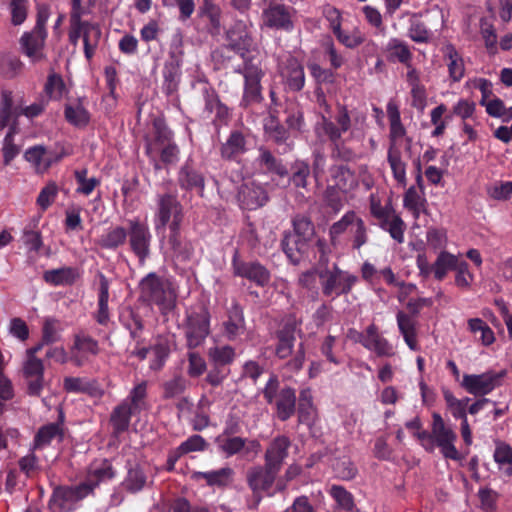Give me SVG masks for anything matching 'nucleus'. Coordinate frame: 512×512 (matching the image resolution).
Instances as JSON below:
<instances>
[{
    "label": "nucleus",
    "mask_w": 512,
    "mask_h": 512,
    "mask_svg": "<svg viewBox=\"0 0 512 512\" xmlns=\"http://www.w3.org/2000/svg\"><path fill=\"white\" fill-rule=\"evenodd\" d=\"M450 271L455 272V285L461 289L470 287L474 280L473 274L468 269V264L457 256L450 254Z\"/></svg>",
    "instance_id": "5fc2aeb1"
},
{
    "label": "nucleus",
    "mask_w": 512,
    "mask_h": 512,
    "mask_svg": "<svg viewBox=\"0 0 512 512\" xmlns=\"http://www.w3.org/2000/svg\"><path fill=\"white\" fill-rule=\"evenodd\" d=\"M266 403L273 406L274 416L281 422L288 421L296 412V391L290 386L280 387L279 379L272 374L262 390Z\"/></svg>",
    "instance_id": "423d86ee"
},
{
    "label": "nucleus",
    "mask_w": 512,
    "mask_h": 512,
    "mask_svg": "<svg viewBox=\"0 0 512 512\" xmlns=\"http://www.w3.org/2000/svg\"><path fill=\"white\" fill-rule=\"evenodd\" d=\"M119 321L121 325L129 331L130 338L139 344L145 328L144 319L140 313L128 307L120 314Z\"/></svg>",
    "instance_id": "c03bdc74"
},
{
    "label": "nucleus",
    "mask_w": 512,
    "mask_h": 512,
    "mask_svg": "<svg viewBox=\"0 0 512 512\" xmlns=\"http://www.w3.org/2000/svg\"><path fill=\"white\" fill-rule=\"evenodd\" d=\"M19 133V123L17 121L12 122L8 132L3 139L2 155L3 164L8 166L11 162L20 154L21 146L17 145L14 141L15 135Z\"/></svg>",
    "instance_id": "3c124183"
},
{
    "label": "nucleus",
    "mask_w": 512,
    "mask_h": 512,
    "mask_svg": "<svg viewBox=\"0 0 512 512\" xmlns=\"http://www.w3.org/2000/svg\"><path fill=\"white\" fill-rule=\"evenodd\" d=\"M416 266L423 278L433 275L436 280H442L448 273V251H441L433 264H430L424 253L416 257Z\"/></svg>",
    "instance_id": "c756f323"
},
{
    "label": "nucleus",
    "mask_w": 512,
    "mask_h": 512,
    "mask_svg": "<svg viewBox=\"0 0 512 512\" xmlns=\"http://www.w3.org/2000/svg\"><path fill=\"white\" fill-rule=\"evenodd\" d=\"M205 182L204 172L191 158H188L177 172V184L184 191L196 192L202 197Z\"/></svg>",
    "instance_id": "aec40b11"
},
{
    "label": "nucleus",
    "mask_w": 512,
    "mask_h": 512,
    "mask_svg": "<svg viewBox=\"0 0 512 512\" xmlns=\"http://www.w3.org/2000/svg\"><path fill=\"white\" fill-rule=\"evenodd\" d=\"M234 470L230 467H223L211 471H194L191 479L194 481L204 480L206 485L212 488L224 489L233 481Z\"/></svg>",
    "instance_id": "f704fd0d"
},
{
    "label": "nucleus",
    "mask_w": 512,
    "mask_h": 512,
    "mask_svg": "<svg viewBox=\"0 0 512 512\" xmlns=\"http://www.w3.org/2000/svg\"><path fill=\"white\" fill-rule=\"evenodd\" d=\"M64 116L67 122L75 127H85L90 121V113L81 104L66 105Z\"/></svg>",
    "instance_id": "338daca9"
},
{
    "label": "nucleus",
    "mask_w": 512,
    "mask_h": 512,
    "mask_svg": "<svg viewBox=\"0 0 512 512\" xmlns=\"http://www.w3.org/2000/svg\"><path fill=\"white\" fill-rule=\"evenodd\" d=\"M333 184L342 193H348L358 186V180L353 171L346 165H333L330 170Z\"/></svg>",
    "instance_id": "ea45409f"
},
{
    "label": "nucleus",
    "mask_w": 512,
    "mask_h": 512,
    "mask_svg": "<svg viewBox=\"0 0 512 512\" xmlns=\"http://www.w3.org/2000/svg\"><path fill=\"white\" fill-rule=\"evenodd\" d=\"M278 473V471L265 464L263 466L252 467L248 470L246 480L249 488L252 490L255 506L262 500V493H266L269 496L272 495L269 491Z\"/></svg>",
    "instance_id": "6ab92c4d"
},
{
    "label": "nucleus",
    "mask_w": 512,
    "mask_h": 512,
    "mask_svg": "<svg viewBox=\"0 0 512 512\" xmlns=\"http://www.w3.org/2000/svg\"><path fill=\"white\" fill-rule=\"evenodd\" d=\"M91 494V488L82 482L76 485H57L53 488L48 506L53 512H73Z\"/></svg>",
    "instance_id": "9b49d317"
},
{
    "label": "nucleus",
    "mask_w": 512,
    "mask_h": 512,
    "mask_svg": "<svg viewBox=\"0 0 512 512\" xmlns=\"http://www.w3.org/2000/svg\"><path fill=\"white\" fill-rule=\"evenodd\" d=\"M79 273L76 268L64 266L58 269L46 270L43 273V280L52 286H70L73 285Z\"/></svg>",
    "instance_id": "de8ad7c7"
},
{
    "label": "nucleus",
    "mask_w": 512,
    "mask_h": 512,
    "mask_svg": "<svg viewBox=\"0 0 512 512\" xmlns=\"http://www.w3.org/2000/svg\"><path fill=\"white\" fill-rule=\"evenodd\" d=\"M295 9L283 3L271 2L262 11L263 25L267 28L290 33L294 30Z\"/></svg>",
    "instance_id": "a211bd4d"
},
{
    "label": "nucleus",
    "mask_w": 512,
    "mask_h": 512,
    "mask_svg": "<svg viewBox=\"0 0 512 512\" xmlns=\"http://www.w3.org/2000/svg\"><path fill=\"white\" fill-rule=\"evenodd\" d=\"M263 129L267 141L272 142L277 147L278 153L286 154L292 151L294 142L290 132L275 115L270 114L264 119Z\"/></svg>",
    "instance_id": "412c9836"
},
{
    "label": "nucleus",
    "mask_w": 512,
    "mask_h": 512,
    "mask_svg": "<svg viewBox=\"0 0 512 512\" xmlns=\"http://www.w3.org/2000/svg\"><path fill=\"white\" fill-rule=\"evenodd\" d=\"M231 266L234 276L245 278L258 287H265L271 280V273L263 264L257 260H241L238 250L233 254Z\"/></svg>",
    "instance_id": "f3484780"
},
{
    "label": "nucleus",
    "mask_w": 512,
    "mask_h": 512,
    "mask_svg": "<svg viewBox=\"0 0 512 512\" xmlns=\"http://www.w3.org/2000/svg\"><path fill=\"white\" fill-rule=\"evenodd\" d=\"M138 300L148 306H157L161 314L169 313L175 305L172 283L155 272L148 273L139 284Z\"/></svg>",
    "instance_id": "20e7f679"
},
{
    "label": "nucleus",
    "mask_w": 512,
    "mask_h": 512,
    "mask_svg": "<svg viewBox=\"0 0 512 512\" xmlns=\"http://www.w3.org/2000/svg\"><path fill=\"white\" fill-rule=\"evenodd\" d=\"M249 151V133L244 130H231L225 142L221 143L219 152L224 160L239 162Z\"/></svg>",
    "instance_id": "5701e85b"
},
{
    "label": "nucleus",
    "mask_w": 512,
    "mask_h": 512,
    "mask_svg": "<svg viewBox=\"0 0 512 512\" xmlns=\"http://www.w3.org/2000/svg\"><path fill=\"white\" fill-rule=\"evenodd\" d=\"M150 350L153 354L149 363L150 370L155 372L161 371L171 354V340L169 336H157Z\"/></svg>",
    "instance_id": "37998d69"
},
{
    "label": "nucleus",
    "mask_w": 512,
    "mask_h": 512,
    "mask_svg": "<svg viewBox=\"0 0 512 512\" xmlns=\"http://www.w3.org/2000/svg\"><path fill=\"white\" fill-rule=\"evenodd\" d=\"M365 120V115L350 110L347 105L337 103L332 117L322 116L315 126V134L322 141H328L331 146V157L343 161H352L356 151L351 142L356 138L355 126Z\"/></svg>",
    "instance_id": "f257e3e1"
},
{
    "label": "nucleus",
    "mask_w": 512,
    "mask_h": 512,
    "mask_svg": "<svg viewBox=\"0 0 512 512\" xmlns=\"http://www.w3.org/2000/svg\"><path fill=\"white\" fill-rule=\"evenodd\" d=\"M64 420V413L60 410L56 422L41 426L34 436L33 450H40L49 446L54 439L62 442L64 439Z\"/></svg>",
    "instance_id": "c85d7f7f"
},
{
    "label": "nucleus",
    "mask_w": 512,
    "mask_h": 512,
    "mask_svg": "<svg viewBox=\"0 0 512 512\" xmlns=\"http://www.w3.org/2000/svg\"><path fill=\"white\" fill-rule=\"evenodd\" d=\"M468 328L471 333L475 335L480 334L478 339L484 346H490L495 342L494 332L482 319H469Z\"/></svg>",
    "instance_id": "774afa93"
},
{
    "label": "nucleus",
    "mask_w": 512,
    "mask_h": 512,
    "mask_svg": "<svg viewBox=\"0 0 512 512\" xmlns=\"http://www.w3.org/2000/svg\"><path fill=\"white\" fill-rule=\"evenodd\" d=\"M387 59L390 62H399L407 68H411L412 52L404 41L398 38H391L385 48Z\"/></svg>",
    "instance_id": "49530a36"
},
{
    "label": "nucleus",
    "mask_w": 512,
    "mask_h": 512,
    "mask_svg": "<svg viewBox=\"0 0 512 512\" xmlns=\"http://www.w3.org/2000/svg\"><path fill=\"white\" fill-rule=\"evenodd\" d=\"M38 223L39 217L33 218L24 228L22 234L23 243L30 251L34 252H39L43 245L41 232L37 229Z\"/></svg>",
    "instance_id": "680f3d73"
},
{
    "label": "nucleus",
    "mask_w": 512,
    "mask_h": 512,
    "mask_svg": "<svg viewBox=\"0 0 512 512\" xmlns=\"http://www.w3.org/2000/svg\"><path fill=\"white\" fill-rule=\"evenodd\" d=\"M432 303L431 298H410L406 304V308L411 315H408L403 311H399L396 315L399 331L407 346L413 351H417L419 349L416 323L413 316H417L424 307H430Z\"/></svg>",
    "instance_id": "f8f14e48"
},
{
    "label": "nucleus",
    "mask_w": 512,
    "mask_h": 512,
    "mask_svg": "<svg viewBox=\"0 0 512 512\" xmlns=\"http://www.w3.org/2000/svg\"><path fill=\"white\" fill-rule=\"evenodd\" d=\"M379 227L388 232L393 240L402 244L404 242V232L406 224L402 218L393 210L386 218L378 222Z\"/></svg>",
    "instance_id": "8fccbe9b"
},
{
    "label": "nucleus",
    "mask_w": 512,
    "mask_h": 512,
    "mask_svg": "<svg viewBox=\"0 0 512 512\" xmlns=\"http://www.w3.org/2000/svg\"><path fill=\"white\" fill-rule=\"evenodd\" d=\"M128 231L122 226L107 229L97 240V244L107 250H116L127 241Z\"/></svg>",
    "instance_id": "09e8293b"
},
{
    "label": "nucleus",
    "mask_w": 512,
    "mask_h": 512,
    "mask_svg": "<svg viewBox=\"0 0 512 512\" xmlns=\"http://www.w3.org/2000/svg\"><path fill=\"white\" fill-rule=\"evenodd\" d=\"M387 161L392 170L394 179L400 185L405 186L407 183L406 163L402 161V154L399 146L395 144L389 146L387 153Z\"/></svg>",
    "instance_id": "603ef678"
},
{
    "label": "nucleus",
    "mask_w": 512,
    "mask_h": 512,
    "mask_svg": "<svg viewBox=\"0 0 512 512\" xmlns=\"http://www.w3.org/2000/svg\"><path fill=\"white\" fill-rule=\"evenodd\" d=\"M281 75L289 91L299 92L305 86V72L302 63L289 55L280 66Z\"/></svg>",
    "instance_id": "a878e982"
},
{
    "label": "nucleus",
    "mask_w": 512,
    "mask_h": 512,
    "mask_svg": "<svg viewBox=\"0 0 512 512\" xmlns=\"http://www.w3.org/2000/svg\"><path fill=\"white\" fill-rule=\"evenodd\" d=\"M167 243L175 261L187 263L192 260L195 251L194 246L190 240L182 237L181 228L169 231Z\"/></svg>",
    "instance_id": "2f4dec72"
},
{
    "label": "nucleus",
    "mask_w": 512,
    "mask_h": 512,
    "mask_svg": "<svg viewBox=\"0 0 512 512\" xmlns=\"http://www.w3.org/2000/svg\"><path fill=\"white\" fill-rule=\"evenodd\" d=\"M310 244L297 235L285 233L281 240V247L289 261L296 265L308 253Z\"/></svg>",
    "instance_id": "58836bf2"
},
{
    "label": "nucleus",
    "mask_w": 512,
    "mask_h": 512,
    "mask_svg": "<svg viewBox=\"0 0 512 512\" xmlns=\"http://www.w3.org/2000/svg\"><path fill=\"white\" fill-rule=\"evenodd\" d=\"M211 315L208 308L202 304L192 306L185 311L180 328L183 331L188 350L201 347L211 333Z\"/></svg>",
    "instance_id": "39448f33"
},
{
    "label": "nucleus",
    "mask_w": 512,
    "mask_h": 512,
    "mask_svg": "<svg viewBox=\"0 0 512 512\" xmlns=\"http://www.w3.org/2000/svg\"><path fill=\"white\" fill-rule=\"evenodd\" d=\"M220 8L212 3L210 0H204L202 6L199 9L198 17L201 22L204 23L203 29L211 34L217 35L220 32Z\"/></svg>",
    "instance_id": "a19ab883"
},
{
    "label": "nucleus",
    "mask_w": 512,
    "mask_h": 512,
    "mask_svg": "<svg viewBox=\"0 0 512 512\" xmlns=\"http://www.w3.org/2000/svg\"><path fill=\"white\" fill-rule=\"evenodd\" d=\"M237 200L242 209L252 211L263 207L269 201V196L262 184L247 181L239 187Z\"/></svg>",
    "instance_id": "4be33fe9"
},
{
    "label": "nucleus",
    "mask_w": 512,
    "mask_h": 512,
    "mask_svg": "<svg viewBox=\"0 0 512 512\" xmlns=\"http://www.w3.org/2000/svg\"><path fill=\"white\" fill-rule=\"evenodd\" d=\"M29 395L39 396L43 389L44 364L39 358H27L23 366Z\"/></svg>",
    "instance_id": "72a5a7b5"
},
{
    "label": "nucleus",
    "mask_w": 512,
    "mask_h": 512,
    "mask_svg": "<svg viewBox=\"0 0 512 512\" xmlns=\"http://www.w3.org/2000/svg\"><path fill=\"white\" fill-rule=\"evenodd\" d=\"M255 163L266 174H275L280 177L288 175V170L282 160L277 158L266 146L258 148Z\"/></svg>",
    "instance_id": "e433bc0d"
},
{
    "label": "nucleus",
    "mask_w": 512,
    "mask_h": 512,
    "mask_svg": "<svg viewBox=\"0 0 512 512\" xmlns=\"http://www.w3.org/2000/svg\"><path fill=\"white\" fill-rule=\"evenodd\" d=\"M116 470L108 459H101L90 464L86 478L83 481L85 485L91 488V494H95V489L101 483L107 482L115 478Z\"/></svg>",
    "instance_id": "cd10ccee"
},
{
    "label": "nucleus",
    "mask_w": 512,
    "mask_h": 512,
    "mask_svg": "<svg viewBox=\"0 0 512 512\" xmlns=\"http://www.w3.org/2000/svg\"><path fill=\"white\" fill-rule=\"evenodd\" d=\"M162 74V90L167 96H170L178 90L180 79L179 65L173 61L166 62L163 67Z\"/></svg>",
    "instance_id": "13d9d810"
},
{
    "label": "nucleus",
    "mask_w": 512,
    "mask_h": 512,
    "mask_svg": "<svg viewBox=\"0 0 512 512\" xmlns=\"http://www.w3.org/2000/svg\"><path fill=\"white\" fill-rule=\"evenodd\" d=\"M357 213L353 210L347 211L340 220L334 222L329 228V239L333 247L341 243L342 236L346 231H350L351 226L356 220Z\"/></svg>",
    "instance_id": "864d4df0"
},
{
    "label": "nucleus",
    "mask_w": 512,
    "mask_h": 512,
    "mask_svg": "<svg viewBox=\"0 0 512 512\" xmlns=\"http://www.w3.org/2000/svg\"><path fill=\"white\" fill-rule=\"evenodd\" d=\"M506 370H489L482 374H466L463 376L461 386L470 394L484 396L502 384Z\"/></svg>",
    "instance_id": "dca6fc26"
},
{
    "label": "nucleus",
    "mask_w": 512,
    "mask_h": 512,
    "mask_svg": "<svg viewBox=\"0 0 512 512\" xmlns=\"http://www.w3.org/2000/svg\"><path fill=\"white\" fill-rule=\"evenodd\" d=\"M47 33L38 32L33 29L31 32H25L21 39L23 53L28 56L32 62H38L44 58L43 48Z\"/></svg>",
    "instance_id": "c9c22d12"
},
{
    "label": "nucleus",
    "mask_w": 512,
    "mask_h": 512,
    "mask_svg": "<svg viewBox=\"0 0 512 512\" xmlns=\"http://www.w3.org/2000/svg\"><path fill=\"white\" fill-rule=\"evenodd\" d=\"M298 422L307 426L314 424L316 409L313 404V396L310 388H304L299 393L298 405L296 404Z\"/></svg>",
    "instance_id": "a18cd8bd"
},
{
    "label": "nucleus",
    "mask_w": 512,
    "mask_h": 512,
    "mask_svg": "<svg viewBox=\"0 0 512 512\" xmlns=\"http://www.w3.org/2000/svg\"><path fill=\"white\" fill-rule=\"evenodd\" d=\"M86 13L87 11L82 6L81 0H71L69 23H73V25L78 24L80 26H87L88 31L85 35V58L90 61L97 50L102 36V31L98 23L82 20V16Z\"/></svg>",
    "instance_id": "4468645a"
},
{
    "label": "nucleus",
    "mask_w": 512,
    "mask_h": 512,
    "mask_svg": "<svg viewBox=\"0 0 512 512\" xmlns=\"http://www.w3.org/2000/svg\"><path fill=\"white\" fill-rule=\"evenodd\" d=\"M406 427L414 431V436L427 451L432 452L439 448L443 457L448 459V428L440 414L433 413L431 431L421 430V422L418 418L407 422Z\"/></svg>",
    "instance_id": "0eeeda50"
},
{
    "label": "nucleus",
    "mask_w": 512,
    "mask_h": 512,
    "mask_svg": "<svg viewBox=\"0 0 512 512\" xmlns=\"http://www.w3.org/2000/svg\"><path fill=\"white\" fill-rule=\"evenodd\" d=\"M316 244L320 252L316 271L323 295L335 299L340 295L350 293L357 278L342 271L337 264H333L332 268H329L327 265L328 258L324 252L326 246L325 240L318 239Z\"/></svg>",
    "instance_id": "7ed1b4c3"
},
{
    "label": "nucleus",
    "mask_w": 512,
    "mask_h": 512,
    "mask_svg": "<svg viewBox=\"0 0 512 512\" xmlns=\"http://www.w3.org/2000/svg\"><path fill=\"white\" fill-rule=\"evenodd\" d=\"M290 439L285 435L275 437L267 446L264 454V464L280 472L285 459L288 457Z\"/></svg>",
    "instance_id": "bb28decb"
},
{
    "label": "nucleus",
    "mask_w": 512,
    "mask_h": 512,
    "mask_svg": "<svg viewBox=\"0 0 512 512\" xmlns=\"http://www.w3.org/2000/svg\"><path fill=\"white\" fill-rule=\"evenodd\" d=\"M301 322H297L294 316H289L284 323L274 332L272 338L275 340L274 355L279 360H287L285 368L293 373L299 372L304 365L306 350L303 342L296 344V332ZM299 332L301 330L299 329Z\"/></svg>",
    "instance_id": "f03ea898"
},
{
    "label": "nucleus",
    "mask_w": 512,
    "mask_h": 512,
    "mask_svg": "<svg viewBox=\"0 0 512 512\" xmlns=\"http://www.w3.org/2000/svg\"><path fill=\"white\" fill-rule=\"evenodd\" d=\"M251 26L248 21L236 20L226 31L227 43L218 49L215 54L230 60L231 57L226 56V52L232 51L242 58V65H246L248 60L255 61L253 56H249L253 46Z\"/></svg>",
    "instance_id": "6e6552de"
},
{
    "label": "nucleus",
    "mask_w": 512,
    "mask_h": 512,
    "mask_svg": "<svg viewBox=\"0 0 512 512\" xmlns=\"http://www.w3.org/2000/svg\"><path fill=\"white\" fill-rule=\"evenodd\" d=\"M63 154L48 150L43 145L29 147L24 152V159L31 163L39 172L47 171L54 163L59 162Z\"/></svg>",
    "instance_id": "7c9ffc66"
},
{
    "label": "nucleus",
    "mask_w": 512,
    "mask_h": 512,
    "mask_svg": "<svg viewBox=\"0 0 512 512\" xmlns=\"http://www.w3.org/2000/svg\"><path fill=\"white\" fill-rule=\"evenodd\" d=\"M234 72L242 75L244 78L240 107L248 109L260 104L264 100L261 80L265 76L261 62L248 60L246 65H238Z\"/></svg>",
    "instance_id": "1a4fd4ad"
},
{
    "label": "nucleus",
    "mask_w": 512,
    "mask_h": 512,
    "mask_svg": "<svg viewBox=\"0 0 512 512\" xmlns=\"http://www.w3.org/2000/svg\"><path fill=\"white\" fill-rule=\"evenodd\" d=\"M63 388L67 393H84L92 397H100L103 390L95 380H88L82 377H65Z\"/></svg>",
    "instance_id": "79ce46f5"
},
{
    "label": "nucleus",
    "mask_w": 512,
    "mask_h": 512,
    "mask_svg": "<svg viewBox=\"0 0 512 512\" xmlns=\"http://www.w3.org/2000/svg\"><path fill=\"white\" fill-rule=\"evenodd\" d=\"M426 199L420 194L415 186L407 189L403 198V206L417 219L425 211Z\"/></svg>",
    "instance_id": "bf43d9fd"
},
{
    "label": "nucleus",
    "mask_w": 512,
    "mask_h": 512,
    "mask_svg": "<svg viewBox=\"0 0 512 512\" xmlns=\"http://www.w3.org/2000/svg\"><path fill=\"white\" fill-rule=\"evenodd\" d=\"M246 439L234 436V437H223L218 436L216 438V443L218 444L219 450L225 454V456L232 457L238 453H240L242 450L245 449Z\"/></svg>",
    "instance_id": "0e129e2a"
},
{
    "label": "nucleus",
    "mask_w": 512,
    "mask_h": 512,
    "mask_svg": "<svg viewBox=\"0 0 512 512\" xmlns=\"http://www.w3.org/2000/svg\"><path fill=\"white\" fill-rule=\"evenodd\" d=\"M494 460L506 475L512 474V448L505 442H497Z\"/></svg>",
    "instance_id": "69168bd1"
},
{
    "label": "nucleus",
    "mask_w": 512,
    "mask_h": 512,
    "mask_svg": "<svg viewBox=\"0 0 512 512\" xmlns=\"http://www.w3.org/2000/svg\"><path fill=\"white\" fill-rule=\"evenodd\" d=\"M127 467L128 472L123 485L128 492L137 493L145 487L147 476L138 463L131 464L128 462Z\"/></svg>",
    "instance_id": "6e6d98bb"
},
{
    "label": "nucleus",
    "mask_w": 512,
    "mask_h": 512,
    "mask_svg": "<svg viewBox=\"0 0 512 512\" xmlns=\"http://www.w3.org/2000/svg\"><path fill=\"white\" fill-rule=\"evenodd\" d=\"M387 115L390 122V145H399V139L406 135V129L401 123L400 111L393 102L387 104Z\"/></svg>",
    "instance_id": "4d7b16f0"
},
{
    "label": "nucleus",
    "mask_w": 512,
    "mask_h": 512,
    "mask_svg": "<svg viewBox=\"0 0 512 512\" xmlns=\"http://www.w3.org/2000/svg\"><path fill=\"white\" fill-rule=\"evenodd\" d=\"M128 240L131 251L144 264L150 256L152 234L146 222L138 218L128 221Z\"/></svg>",
    "instance_id": "2eb2a0df"
},
{
    "label": "nucleus",
    "mask_w": 512,
    "mask_h": 512,
    "mask_svg": "<svg viewBox=\"0 0 512 512\" xmlns=\"http://www.w3.org/2000/svg\"><path fill=\"white\" fill-rule=\"evenodd\" d=\"M223 335L229 341H236L246 331V321L243 307L233 301L227 309L226 320L222 323Z\"/></svg>",
    "instance_id": "393cba45"
},
{
    "label": "nucleus",
    "mask_w": 512,
    "mask_h": 512,
    "mask_svg": "<svg viewBox=\"0 0 512 512\" xmlns=\"http://www.w3.org/2000/svg\"><path fill=\"white\" fill-rule=\"evenodd\" d=\"M208 357L213 365L225 368L234 362L236 352L230 345L215 346L209 349Z\"/></svg>",
    "instance_id": "052dcab7"
},
{
    "label": "nucleus",
    "mask_w": 512,
    "mask_h": 512,
    "mask_svg": "<svg viewBox=\"0 0 512 512\" xmlns=\"http://www.w3.org/2000/svg\"><path fill=\"white\" fill-rule=\"evenodd\" d=\"M355 342L375 352L379 357H390L394 354L393 346L379 333V329L374 323L366 328L365 334H357Z\"/></svg>",
    "instance_id": "b1692460"
},
{
    "label": "nucleus",
    "mask_w": 512,
    "mask_h": 512,
    "mask_svg": "<svg viewBox=\"0 0 512 512\" xmlns=\"http://www.w3.org/2000/svg\"><path fill=\"white\" fill-rule=\"evenodd\" d=\"M136 413L128 401H122L115 406L109 418L113 435L118 437L126 432L129 429L132 415Z\"/></svg>",
    "instance_id": "4c0bfd02"
},
{
    "label": "nucleus",
    "mask_w": 512,
    "mask_h": 512,
    "mask_svg": "<svg viewBox=\"0 0 512 512\" xmlns=\"http://www.w3.org/2000/svg\"><path fill=\"white\" fill-rule=\"evenodd\" d=\"M187 380L182 375H176L162 384V398L165 400L180 397L187 388Z\"/></svg>",
    "instance_id": "e2e57ef3"
},
{
    "label": "nucleus",
    "mask_w": 512,
    "mask_h": 512,
    "mask_svg": "<svg viewBox=\"0 0 512 512\" xmlns=\"http://www.w3.org/2000/svg\"><path fill=\"white\" fill-rule=\"evenodd\" d=\"M99 287L97 309L93 312V319L101 326H108L111 320V313L109 309L110 298V281L103 273H98Z\"/></svg>",
    "instance_id": "473e14b6"
},
{
    "label": "nucleus",
    "mask_w": 512,
    "mask_h": 512,
    "mask_svg": "<svg viewBox=\"0 0 512 512\" xmlns=\"http://www.w3.org/2000/svg\"><path fill=\"white\" fill-rule=\"evenodd\" d=\"M200 93L204 102L203 113L207 118L214 115L212 123L216 128L228 125L231 109L220 100L217 91L207 81H199Z\"/></svg>",
    "instance_id": "ddd939ff"
},
{
    "label": "nucleus",
    "mask_w": 512,
    "mask_h": 512,
    "mask_svg": "<svg viewBox=\"0 0 512 512\" xmlns=\"http://www.w3.org/2000/svg\"><path fill=\"white\" fill-rule=\"evenodd\" d=\"M184 220V208L176 194L162 193L156 196V211L154 217L157 232L181 228Z\"/></svg>",
    "instance_id": "9d476101"
}]
</instances>
